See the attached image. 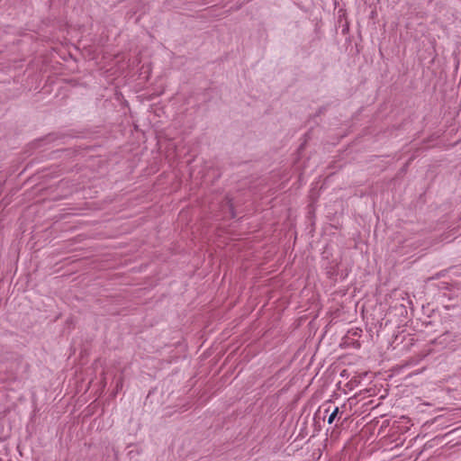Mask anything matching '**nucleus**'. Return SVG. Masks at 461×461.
Returning <instances> with one entry per match:
<instances>
[{"label":"nucleus","mask_w":461,"mask_h":461,"mask_svg":"<svg viewBox=\"0 0 461 461\" xmlns=\"http://www.w3.org/2000/svg\"><path fill=\"white\" fill-rule=\"evenodd\" d=\"M339 413V407H335L334 410L332 411V412L330 413L329 419H328V423L329 424L333 423V421L335 420V419H336V417L338 416Z\"/></svg>","instance_id":"obj_1"}]
</instances>
